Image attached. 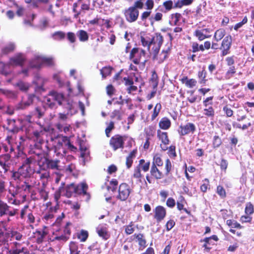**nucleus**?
<instances>
[{"instance_id":"bf43d9fd","label":"nucleus","mask_w":254,"mask_h":254,"mask_svg":"<svg viewBox=\"0 0 254 254\" xmlns=\"http://www.w3.org/2000/svg\"><path fill=\"white\" fill-rule=\"evenodd\" d=\"M147 9L151 10L154 6V1L153 0H147L145 3Z\"/></svg>"},{"instance_id":"de8ad7c7","label":"nucleus","mask_w":254,"mask_h":254,"mask_svg":"<svg viewBox=\"0 0 254 254\" xmlns=\"http://www.w3.org/2000/svg\"><path fill=\"white\" fill-rule=\"evenodd\" d=\"M221 138L218 136H215L213 138V145L214 147H218L221 144Z\"/></svg>"},{"instance_id":"13d9d810","label":"nucleus","mask_w":254,"mask_h":254,"mask_svg":"<svg viewBox=\"0 0 254 254\" xmlns=\"http://www.w3.org/2000/svg\"><path fill=\"white\" fill-rule=\"evenodd\" d=\"M150 14H151L150 11H144L141 14V15L140 16V18H141V20L143 21H145L146 19H147V18H148L150 16Z\"/></svg>"},{"instance_id":"ddd939ff","label":"nucleus","mask_w":254,"mask_h":254,"mask_svg":"<svg viewBox=\"0 0 254 254\" xmlns=\"http://www.w3.org/2000/svg\"><path fill=\"white\" fill-rule=\"evenodd\" d=\"M110 177H107L106 181L105 182L104 185L102 186V190L104 196L106 197V200L108 201L110 199V196H108V193H110V189L111 186V181H109Z\"/></svg>"},{"instance_id":"bb28decb","label":"nucleus","mask_w":254,"mask_h":254,"mask_svg":"<svg viewBox=\"0 0 254 254\" xmlns=\"http://www.w3.org/2000/svg\"><path fill=\"white\" fill-rule=\"evenodd\" d=\"M42 64H45L48 66H53L55 65L54 59L52 57H42Z\"/></svg>"},{"instance_id":"ea45409f","label":"nucleus","mask_w":254,"mask_h":254,"mask_svg":"<svg viewBox=\"0 0 254 254\" xmlns=\"http://www.w3.org/2000/svg\"><path fill=\"white\" fill-rule=\"evenodd\" d=\"M67 39L71 43H74L76 41L75 34L72 32L67 33Z\"/></svg>"},{"instance_id":"4c0bfd02","label":"nucleus","mask_w":254,"mask_h":254,"mask_svg":"<svg viewBox=\"0 0 254 254\" xmlns=\"http://www.w3.org/2000/svg\"><path fill=\"white\" fill-rule=\"evenodd\" d=\"M70 254H79L80 251H78V248L74 242L70 244Z\"/></svg>"},{"instance_id":"3c124183","label":"nucleus","mask_w":254,"mask_h":254,"mask_svg":"<svg viewBox=\"0 0 254 254\" xmlns=\"http://www.w3.org/2000/svg\"><path fill=\"white\" fill-rule=\"evenodd\" d=\"M97 233L99 236L102 237L104 239H107L109 237L106 231L104 229H97Z\"/></svg>"},{"instance_id":"338daca9","label":"nucleus","mask_w":254,"mask_h":254,"mask_svg":"<svg viewBox=\"0 0 254 254\" xmlns=\"http://www.w3.org/2000/svg\"><path fill=\"white\" fill-rule=\"evenodd\" d=\"M101 24L104 25L107 29L110 28L111 27L110 21L109 20L102 19Z\"/></svg>"},{"instance_id":"473e14b6","label":"nucleus","mask_w":254,"mask_h":254,"mask_svg":"<svg viewBox=\"0 0 254 254\" xmlns=\"http://www.w3.org/2000/svg\"><path fill=\"white\" fill-rule=\"evenodd\" d=\"M158 135L165 145L169 144V140L166 132H160Z\"/></svg>"},{"instance_id":"2eb2a0df","label":"nucleus","mask_w":254,"mask_h":254,"mask_svg":"<svg viewBox=\"0 0 254 254\" xmlns=\"http://www.w3.org/2000/svg\"><path fill=\"white\" fill-rule=\"evenodd\" d=\"M15 49V46L14 44L10 43L1 49L0 56L6 55L10 53L13 52Z\"/></svg>"},{"instance_id":"5701e85b","label":"nucleus","mask_w":254,"mask_h":254,"mask_svg":"<svg viewBox=\"0 0 254 254\" xmlns=\"http://www.w3.org/2000/svg\"><path fill=\"white\" fill-rule=\"evenodd\" d=\"M65 196L67 197H70L73 193H75L76 189L75 185L74 184H71L67 186L65 188Z\"/></svg>"},{"instance_id":"412c9836","label":"nucleus","mask_w":254,"mask_h":254,"mask_svg":"<svg viewBox=\"0 0 254 254\" xmlns=\"http://www.w3.org/2000/svg\"><path fill=\"white\" fill-rule=\"evenodd\" d=\"M137 151L133 150L130 152L126 158V164L128 169L130 168L133 162V159L135 157Z\"/></svg>"},{"instance_id":"5fc2aeb1","label":"nucleus","mask_w":254,"mask_h":254,"mask_svg":"<svg viewBox=\"0 0 254 254\" xmlns=\"http://www.w3.org/2000/svg\"><path fill=\"white\" fill-rule=\"evenodd\" d=\"M175 222L173 220H170L167 222L166 224V229L170 231L175 225Z\"/></svg>"},{"instance_id":"1a4fd4ad","label":"nucleus","mask_w":254,"mask_h":254,"mask_svg":"<svg viewBox=\"0 0 254 254\" xmlns=\"http://www.w3.org/2000/svg\"><path fill=\"white\" fill-rule=\"evenodd\" d=\"M232 43V37L228 35L226 36L222 41L220 49L222 50V55L225 56L228 54Z\"/></svg>"},{"instance_id":"79ce46f5","label":"nucleus","mask_w":254,"mask_h":254,"mask_svg":"<svg viewBox=\"0 0 254 254\" xmlns=\"http://www.w3.org/2000/svg\"><path fill=\"white\" fill-rule=\"evenodd\" d=\"M88 233L86 231L82 230L78 236V238L82 242H84L86 240L88 237Z\"/></svg>"},{"instance_id":"58836bf2","label":"nucleus","mask_w":254,"mask_h":254,"mask_svg":"<svg viewBox=\"0 0 254 254\" xmlns=\"http://www.w3.org/2000/svg\"><path fill=\"white\" fill-rule=\"evenodd\" d=\"M254 212V208L253 205L249 202L246 204L245 208V212L247 215H251Z\"/></svg>"},{"instance_id":"7c9ffc66","label":"nucleus","mask_w":254,"mask_h":254,"mask_svg":"<svg viewBox=\"0 0 254 254\" xmlns=\"http://www.w3.org/2000/svg\"><path fill=\"white\" fill-rule=\"evenodd\" d=\"M16 86L22 91H27L29 88V85L28 83H26L22 81L18 82L16 83Z\"/></svg>"},{"instance_id":"052dcab7","label":"nucleus","mask_w":254,"mask_h":254,"mask_svg":"<svg viewBox=\"0 0 254 254\" xmlns=\"http://www.w3.org/2000/svg\"><path fill=\"white\" fill-rule=\"evenodd\" d=\"M166 204L168 206L173 207L175 205V201L173 198L170 197L167 199Z\"/></svg>"},{"instance_id":"e2e57ef3","label":"nucleus","mask_w":254,"mask_h":254,"mask_svg":"<svg viewBox=\"0 0 254 254\" xmlns=\"http://www.w3.org/2000/svg\"><path fill=\"white\" fill-rule=\"evenodd\" d=\"M150 167V162H147L144 164L140 166V169H141L144 172H147L149 170Z\"/></svg>"},{"instance_id":"6e6d98bb","label":"nucleus","mask_w":254,"mask_h":254,"mask_svg":"<svg viewBox=\"0 0 254 254\" xmlns=\"http://www.w3.org/2000/svg\"><path fill=\"white\" fill-rule=\"evenodd\" d=\"M7 130L9 133L15 134L19 131V129L17 127L14 126L12 127H8L7 128Z\"/></svg>"},{"instance_id":"6e6552de","label":"nucleus","mask_w":254,"mask_h":254,"mask_svg":"<svg viewBox=\"0 0 254 254\" xmlns=\"http://www.w3.org/2000/svg\"><path fill=\"white\" fill-rule=\"evenodd\" d=\"M195 130V127L192 123H189L185 125L180 126L178 132L181 135H185L190 133H193Z\"/></svg>"},{"instance_id":"a878e982","label":"nucleus","mask_w":254,"mask_h":254,"mask_svg":"<svg viewBox=\"0 0 254 254\" xmlns=\"http://www.w3.org/2000/svg\"><path fill=\"white\" fill-rule=\"evenodd\" d=\"M171 126L170 121L166 118H163L159 123V127L163 129H168Z\"/></svg>"},{"instance_id":"c9c22d12","label":"nucleus","mask_w":254,"mask_h":254,"mask_svg":"<svg viewBox=\"0 0 254 254\" xmlns=\"http://www.w3.org/2000/svg\"><path fill=\"white\" fill-rule=\"evenodd\" d=\"M3 95L10 99H15L17 96L15 92L6 89H4Z\"/></svg>"},{"instance_id":"c85d7f7f","label":"nucleus","mask_w":254,"mask_h":254,"mask_svg":"<svg viewBox=\"0 0 254 254\" xmlns=\"http://www.w3.org/2000/svg\"><path fill=\"white\" fill-rule=\"evenodd\" d=\"M67 144H69V139L67 137L62 136L59 137L57 144L58 148L63 145L66 146Z\"/></svg>"},{"instance_id":"774afa93","label":"nucleus","mask_w":254,"mask_h":254,"mask_svg":"<svg viewBox=\"0 0 254 254\" xmlns=\"http://www.w3.org/2000/svg\"><path fill=\"white\" fill-rule=\"evenodd\" d=\"M141 254H154V251L152 248H148L145 252Z\"/></svg>"},{"instance_id":"f704fd0d","label":"nucleus","mask_w":254,"mask_h":254,"mask_svg":"<svg viewBox=\"0 0 254 254\" xmlns=\"http://www.w3.org/2000/svg\"><path fill=\"white\" fill-rule=\"evenodd\" d=\"M162 14L160 12H157L154 15L151 16V17L149 18L151 24H153L155 21H160L162 19Z\"/></svg>"},{"instance_id":"69168bd1","label":"nucleus","mask_w":254,"mask_h":254,"mask_svg":"<svg viewBox=\"0 0 254 254\" xmlns=\"http://www.w3.org/2000/svg\"><path fill=\"white\" fill-rule=\"evenodd\" d=\"M17 10L16 12V14L19 16H22L24 13V8L22 6H19L17 4Z\"/></svg>"},{"instance_id":"20e7f679","label":"nucleus","mask_w":254,"mask_h":254,"mask_svg":"<svg viewBox=\"0 0 254 254\" xmlns=\"http://www.w3.org/2000/svg\"><path fill=\"white\" fill-rule=\"evenodd\" d=\"M145 52L144 50L137 48H133L130 54V58L132 59V62L135 64L142 63L143 64L146 62L145 58Z\"/></svg>"},{"instance_id":"dca6fc26","label":"nucleus","mask_w":254,"mask_h":254,"mask_svg":"<svg viewBox=\"0 0 254 254\" xmlns=\"http://www.w3.org/2000/svg\"><path fill=\"white\" fill-rule=\"evenodd\" d=\"M60 160H50V159H46V164L48 168L51 169L52 170H56V171H60V166L59 164L60 163Z\"/></svg>"},{"instance_id":"680f3d73","label":"nucleus","mask_w":254,"mask_h":254,"mask_svg":"<svg viewBox=\"0 0 254 254\" xmlns=\"http://www.w3.org/2000/svg\"><path fill=\"white\" fill-rule=\"evenodd\" d=\"M143 2L139 0H137L134 2V6L132 7H135L136 9H142L143 7Z\"/></svg>"},{"instance_id":"0e129e2a","label":"nucleus","mask_w":254,"mask_h":254,"mask_svg":"<svg viewBox=\"0 0 254 254\" xmlns=\"http://www.w3.org/2000/svg\"><path fill=\"white\" fill-rule=\"evenodd\" d=\"M102 19L98 18H95L92 20L89 21V23L92 25L101 24Z\"/></svg>"},{"instance_id":"864d4df0","label":"nucleus","mask_w":254,"mask_h":254,"mask_svg":"<svg viewBox=\"0 0 254 254\" xmlns=\"http://www.w3.org/2000/svg\"><path fill=\"white\" fill-rule=\"evenodd\" d=\"M134 228L132 227V225L131 223L130 225H128L126 227L125 232L127 234L130 235L132 234L134 231Z\"/></svg>"},{"instance_id":"c03bdc74","label":"nucleus","mask_w":254,"mask_h":254,"mask_svg":"<svg viewBox=\"0 0 254 254\" xmlns=\"http://www.w3.org/2000/svg\"><path fill=\"white\" fill-rule=\"evenodd\" d=\"M163 5L167 11L170 10L172 8L175 7L172 0L166 1L163 2Z\"/></svg>"},{"instance_id":"393cba45","label":"nucleus","mask_w":254,"mask_h":254,"mask_svg":"<svg viewBox=\"0 0 254 254\" xmlns=\"http://www.w3.org/2000/svg\"><path fill=\"white\" fill-rule=\"evenodd\" d=\"M193 2V0H178L174 5V7L177 8H181L183 6L190 5Z\"/></svg>"},{"instance_id":"423d86ee","label":"nucleus","mask_w":254,"mask_h":254,"mask_svg":"<svg viewBox=\"0 0 254 254\" xmlns=\"http://www.w3.org/2000/svg\"><path fill=\"white\" fill-rule=\"evenodd\" d=\"M117 198L121 200H125L128 197L130 193V189L129 186L126 183H122L120 185Z\"/></svg>"},{"instance_id":"f257e3e1","label":"nucleus","mask_w":254,"mask_h":254,"mask_svg":"<svg viewBox=\"0 0 254 254\" xmlns=\"http://www.w3.org/2000/svg\"><path fill=\"white\" fill-rule=\"evenodd\" d=\"M141 42L144 47H147L148 50L150 51V47L153 45L152 51L154 54V59L158 60L159 63L163 62L167 57V51H163L159 55V58H157V54L158 53L160 47L163 42V37L160 34H156L153 37H141Z\"/></svg>"},{"instance_id":"e433bc0d","label":"nucleus","mask_w":254,"mask_h":254,"mask_svg":"<svg viewBox=\"0 0 254 254\" xmlns=\"http://www.w3.org/2000/svg\"><path fill=\"white\" fill-rule=\"evenodd\" d=\"M226 224L232 228L241 229L242 227L239 223L234 220H228L226 221Z\"/></svg>"},{"instance_id":"a18cd8bd","label":"nucleus","mask_w":254,"mask_h":254,"mask_svg":"<svg viewBox=\"0 0 254 254\" xmlns=\"http://www.w3.org/2000/svg\"><path fill=\"white\" fill-rule=\"evenodd\" d=\"M197 81L194 79H190L185 82L186 85L189 88H192L196 84Z\"/></svg>"},{"instance_id":"37998d69","label":"nucleus","mask_w":254,"mask_h":254,"mask_svg":"<svg viewBox=\"0 0 254 254\" xmlns=\"http://www.w3.org/2000/svg\"><path fill=\"white\" fill-rule=\"evenodd\" d=\"M78 7L77 2H74L72 6V11L74 13L73 17L74 18H77L79 15L81 14L80 11L77 10V7Z\"/></svg>"},{"instance_id":"8fccbe9b","label":"nucleus","mask_w":254,"mask_h":254,"mask_svg":"<svg viewBox=\"0 0 254 254\" xmlns=\"http://www.w3.org/2000/svg\"><path fill=\"white\" fill-rule=\"evenodd\" d=\"M133 176L136 179H139L141 177L140 167L139 166H136L135 168Z\"/></svg>"},{"instance_id":"4be33fe9","label":"nucleus","mask_w":254,"mask_h":254,"mask_svg":"<svg viewBox=\"0 0 254 254\" xmlns=\"http://www.w3.org/2000/svg\"><path fill=\"white\" fill-rule=\"evenodd\" d=\"M151 175L155 179L158 180L162 178V173L161 172L156 166L152 165L150 170Z\"/></svg>"},{"instance_id":"0eeeda50","label":"nucleus","mask_w":254,"mask_h":254,"mask_svg":"<svg viewBox=\"0 0 254 254\" xmlns=\"http://www.w3.org/2000/svg\"><path fill=\"white\" fill-rule=\"evenodd\" d=\"M26 57L22 53L15 54L9 59V64L12 65L22 66L26 61Z\"/></svg>"},{"instance_id":"f03ea898","label":"nucleus","mask_w":254,"mask_h":254,"mask_svg":"<svg viewBox=\"0 0 254 254\" xmlns=\"http://www.w3.org/2000/svg\"><path fill=\"white\" fill-rule=\"evenodd\" d=\"M48 95L52 98H51L49 97L45 98L43 104V107L45 110L54 109L56 106L55 102H57L59 105L63 104L65 106V108L67 110H73V106L75 103L73 102L70 103L66 100L63 94L58 93L55 91H52L49 92Z\"/></svg>"},{"instance_id":"b1692460","label":"nucleus","mask_w":254,"mask_h":254,"mask_svg":"<svg viewBox=\"0 0 254 254\" xmlns=\"http://www.w3.org/2000/svg\"><path fill=\"white\" fill-rule=\"evenodd\" d=\"M225 35V30L223 29H219L216 30L214 35V39L218 42L221 40Z\"/></svg>"},{"instance_id":"4468645a","label":"nucleus","mask_w":254,"mask_h":254,"mask_svg":"<svg viewBox=\"0 0 254 254\" xmlns=\"http://www.w3.org/2000/svg\"><path fill=\"white\" fill-rule=\"evenodd\" d=\"M165 215L166 210L163 206H158L156 207L155 210L154 217L158 222H160L163 220Z\"/></svg>"},{"instance_id":"7ed1b4c3","label":"nucleus","mask_w":254,"mask_h":254,"mask_svg":"<svg viewBox=\"0 0 254 254\" xmlns=\"http://www.w3.org/2000/svg\"><path fill=\"white\" fill-rule=\"evenodd\" d=\"M24 1L26 3L31 4L33 8L47 9L49 12L54 14L51 0H24Z\"/></svg>"},{"instance_id":"f3484780","label":"nucleus","mask_w":254,"mask_h":254,"mask_svg":"<svg viewBox=\"0 0 254 254\" xmlns=\"http://www.w3.org/2000/svg\"><path fill=\"white\" fill-rule=\"evenodd\" d=\"M209 32L208 29L205 28L201 30H196L195 31L194 35L198 38L200 41H202L205 38H208L210 36L207 35V33Z\"/></svg>"},{"instance_id":"9d476101","label":"nucleus","mask_w":254,"mask_h":254,"mask_svg":"<svg viewBox=\"0 0 254 254\" xmlns=\"http://www.w3.org/2000/svg\"><path fill=\"white\" fill-rule=\"evenodd\" d=\"M33 103V99L31 95H29L27 100L22 99V101L16 106V110H26L28 107Z\"/></svg>"},{"instance_id":"cd10ccee","label":"nucleus","mask_w":254,"mask_h":254,"mask_svg":"<svg viewBox=\"0 0 254 254\" xmlns=\"http://www.w3.org/2000/svg\"><path fill=\"white\" fill-rule=\"evenodd\" d=\"M52 37L55 40H62L64 39L65 34L61 31H56L52 34Z\"/></svg>"},{"instance_id":"a19ab883","label":"nucleus","mask_w":254,"mask_h":254,"mask_svg":"<svg viewBox=\"0 0 254 254\" xmlns=\"http://www.w3.org/2000/svg\"><path fill=\"white\" fill-rule=\"evenodd\" d=\"M217 193L222 198H224L226 196V191L223 187L218 186L217 188Z\"/></svg>"},{"instance_id":"49530a36","label":"nucleus","mask_w":254,"mask_h":254,"mask_svg":"<svg viewBox=\"0 0 254 254\" xmlns=\"http://www.w3.org/2000/svg\"><path fill=\"white\" fill-rule=\"evenodd\" d=\"M157 77V74L156 73H154L152 74V78L150 80V84L152 85V86H153V87L154 88H155L156 87H157V86L158 85Z\"/></svg>"},{"instance_id":"c756f323","label":"nucleus","mask_w":254,"mask_h":254,"mask_svg":"<svg viewBox=\"0 0 254 254\" xmlns=\"http://www.w3.org/2000/svg\"><path fill=\"white\" fill-rule=\"evenodd\" d=\"M163 164L162 160L161 158L160 155L158 154L154 155L153 159L152 165L158 166H162Z\"/></svg>"},{"instance_id":"09e8293b","label":"nucleus","mask_w":254,"mask_h":254,"mask_svg":"<svg viewBox=\"0 0 254 254\" xmlns=\"http://www.w3.org/2000/svg\"><path fill=\"white\" fill-rule=\"evenodd\" d=\"M172 168V164L170 160L167 159L165 162L166 175H168L170 172Z\"/></svg>"},{"instance_id":"603ef678","label":"nucleus","mask_w":254,"mask_h":254,"mask_svg":"<svg viewBox=\"0 0 254 254\" xmlns=\"http://www.w3.org/2000/svg\"><path fill=\"white\" fill-rule=\"evenodd\" d=\"M248 21V19L247 18V17H245L243 20L240 22H239L238 23H237L235 26H234V29L235 30H237L238 29H239L240 28H241V27H242V26L245 24V23H246Z\"/></svg>"},{"instance_id":"9b49d317","label":"nucleus","mask_w":254,"mask_h":254,"mask_svg":"<svg viewBox=\"0 0 254 254\" xmlns=\"http://www.w3.org/2000/svg\"><path fill=\"white\" fill-rule=\"evenodd\" d=\"M75 188L76 189L75 193L76 194H82L83 193L84 195H87V200H89L90 198V196L88 193H87L86 190L87 189L88 186L86 183H81L77 185H75Z\"/></svg>"},{"instance_id":"2f4dec72","label":"nucleus","mask_w":254,"mask_h":254,"mask_svg":"<svg viewBox=\"0 0 254 254\" xmlns=\"http://www.w3.org/2000/svg\"><path fill=\"white\" fill-rule=\"evenodd\" d=\"M81 154L80 156L84 159V161L85 159H87V158L89 156V151L85 146H80Z\"/></svg>"},{"instance_id":"a211bd4d","label":"nucleus","mask_w":254,"mask_h":254,"mask_svg":"<svg viewBox=\"0 0 254 254\" xmlns=\"http://www.w3.org/2000/svg\"><path fill=\"white\" fill-rule=\"evenodd\" d=\"M41 57H36L33 60H32L29 63V66L32 68H41L42 66V63Z\"/></svg>"},{"instance_id":"f8f14e48","label":"nucleus","mask_w":254,"mask_h":254,"mask_svg":"<svg viewBox=\"0 0 254 254\" xmlns=\"http://www.w3.org/2000/svg\"><path fill=\"white\" fill-rule=\"evenodd\" d=\"M124 141L122 137L116 135L112 137V148L114 150H116L118 148H123Z\"/></svg>"},{"instance_id":"72a5a7b5","label":"nucleus","mask_w":254,"mask_h":254,"mask_svg":"<svg viewBox=\"0 0 254 254\" xmlns=\"http://www.w3.org/2000/svg\"><path fill=\"white\" fill-rule=\"evenodd\" d=\"M100 72L103 78H105L111 74V67H104L101 69Z\"/></svg>"},{"instance_id":"aec40b11","label":"nucleus","mask_w":254,"mask_h":254,"mask_svg":"<svg viewBox=\"0 0 254 254\" xmlns=\"http://www.w3.org/2000/svg\"><path fill=\"white\" fill-rule=\"evenodd\" d=\"M134 236L137 240L138 244L139 245V249L142 250L145 248L146 246V242L144 238L143 235L142 234H134Z\"/></svg>"},{"instance_id":"4d7b16f0","label":"nucleus","mask_w":254,"mask_h":254,"mask_svg":"<svg viewBox=\"0 0 254 254\" xmlns=\"http://www.w3.org/2000/svg\"><path fill=\"white\" fill-rule=\"evenodd\" d=\"M220 168L222 170L226 171V170L227 168V166H228L227 161L226 160L222 159L220 162Z\"/></svg>"},{"instance_id":"39448f33","label":"nucleus","mask_w":254,"mask_h":254,"mask_svg":"<svg viewBox=\"0 0 254 254\" xmlns=\"http://www.w3.org/2000/svg\"><path fill=\"white\" fill-rule=\"evenodd\" d=\"M126 18L129 22L135 21L139 15V11L135 7H129L125 11Z\"/></svg>"},{"instance_id":"6ab92c4d","label":"nucleus","mask_w":254,"mask_h":254,"mask_svg":"<svg viewBox=\"0 0 254 254\" xmlns=\"http://www.w3.org/2000/svg\"><path fill=\"white\" fill-rule=\"evenodd\" d=\"M76 35L78 38L79 40L81 42H85L88 40V34L84 30H78L76 32Z\"/></svg>"}]
</instances>
